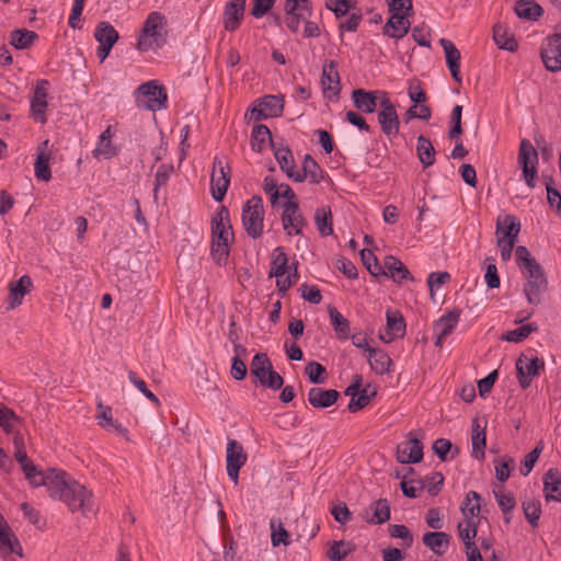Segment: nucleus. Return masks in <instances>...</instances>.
Segmentation results:
<instances>
[{"mask_svg":"<svg viewBox=\"0 0 561 561\" xmlns=\"http://www.w3.org/2000/svg\"><path fill=\"white\" fill-rule=\"evenodd\" d=\"M520 230V222L514 215H505L503 218L499 217L496 221V236L497 239L517 241V236Z\"/></svg>","mask_w":561,"mask_h":561,"instance_id":"obj_30","label":"nucleus"},{"mask_svg":"<svg viewBox=\"0 0 561 561\" xmlns=\"http://www.w3.org/2000/svg\"><path fill=\"white\" fill-rule=\"evenodd\" d=\"M423 459V444L413 432L409 433V439L397 447V460L400 463H416Z\"/></svg>","mask_w":561,"mask_h":561,"instance_id":"obj_13","label":"nucleus"},{"mask_svg":"<svg viewBox=\"0 0 561 561\" xmlns=\"http://www.w3.org/2000/svg\"><path fill=\"white\" fill-rule=\"evenodd\" d=\"M481 495L476 491H469L466 494V499L461 506V512L466 516V519L478 516L481 511Z\"/></svg>","mask_w":561,"mask_h":561,"instance_id":"obj_48","label":"nucleus"},{"mask_svg":"<svg viewBox=\"0 0 561 561\" xmlns=\"http://www.w3.org/2000/svg\"><path fill=\"white\" fill-rule=\"evenodd\" d=\"M305 373L312 383H323L325 381L327 369L318 362L308 363Z\"/></svg>","mask_w":561,"mask_h":561,"instance_id":"obj_59","label":"nucleus"},{"mask_svg":"<svg viewBox=\"0 0 561 561\" xmlns=\"http://www.w3.org/2000/svg\"><path fill=\"white\" fill-rule=\"evenodd\" d=\"M26 480L34 488L46 485L48 488L49 478H53L58 471L53 470L50 473L45 474L31 461L25 466L21 467Z\"/></svg>","mask_w":561,"mask_h":561,"instance_id":"obj_39","label":"nucleus"},{"mask_svg":"<svg viewBox=\"0 0 561 561\" xmlns=\"http://www.w3.org/2000/svg\"><path fill=\"white\" fill-rule=\"evenodd\" d=\"M360 260H362L363 264L365 265V267L367 268V271L373 276H379V275L386 276L387 275V273L383 271L382 266L379 264L377 256L374 254V252L371 250L363 249L360 251Z\"/></svg>","mask_w":561,"mask_h":561,"instance_id":"obj_51","label":"nucleus"},{"mask_svg":"<svg viewBox=\"0 0 561 561\" xmlns=\"http://www.w3.org/2000/svg\"><path fill=\"white\" fill-rule=\"evenodd\" d=\"M380 91H366L364 89H355L352 92V101L354 106L362 113L371 114L379 105L377 94H382Z\"/></svg>","mask_w":561,"mask_h":561,"instance_id":"obj_23","label":"nucleus"},{"mask_svg":"<svg viewBox=\"0 0 561 561\" xmlns=\"http://www.w3.org/2000/svg\"><path fill=\"white\" fill-rule=\"evenodd\" d=\"M329 316L332 327L340 339H348L351 335L350 321L342 316L335 307H329Z\"/></svg>","mask_w":561,"mask_h":561,"instance_id":"obj_43","label":"nucleus"},{"mask_svg":"<svg viewBox=\"0 0 561 561\" xmlns=\"http://www.w3.org/2000/svg\"><path fill=\"white\" fill-rule=\"evenodd\" d=\"M211 240H233L230 215L226 206H221L211 218Z\"/></svg>","mask_w":561,"mask_h":561,"instance_id":"obj_15","label":"nucleus"},{"mask_svg":"<svg viewBox=\"0 0 561 561\" xmlns=\"http://www.w3.org/2000/svg\"><path fill=\"white\" fill-rule=\"evenodd\" d=\"M96 408H98V414L95 417L98 420V424L102 428H104L108 432H114V433L122 435L128 439L127 428L124 427L121 423H118L116 420L113 419L112 409L110 407L104 405L102 403V401L98 402Z\"/></svg>","mask_w":561,"mask_h":561,"instance_id":"obj_26","label":"nucleus"},{"mask_svg":"<svg viewBox=\"0 0 561 561\" xmlns=\"http://www.w3.org/2000/svg\"><path fill=\"white\" fill-rule=\"evenodd\" d=\"M167 34L165 16L153 11L144 22L136 48L140 51L159 49L167 43Z\"/></svg>","mask_w":561,"mask_h":561,"instance_id":"obj_2","label":"nucleus"},{"mask_svg":"<svg viewBox=\"0 0 561 561\" xmlns=\"http://www.w3.org/2000/svg\"><path fill=\"white\" fill-rule=\"evenodd\" d=\"M387 324L383 331L379 332V339L383 343H391L398 337H402L405 332V322L399 312L387 311Z\"/></svg>","mask_w":561,"mask_h":561,"instance_id":"obj_19","label":"nucleus"},{"mask_svg":"<svg viewBox=\"0 0 561 561\" xmlns=\"http://www.w3.org/2000/svg\"><path fill=\"white\" fill-rule=\"evenodd\" d=\"M423 543L437 556L446 552L450 536L444 531H428L423 535Z\"/></svg>","mask_w":561,"mask_h":561,"instance_id":"obj_31","label":"nucleus"},{"mask_svg":"<svg viewBox=\"0 0 561 561\" xmlns=\"http://www.w3.org/2000/svg\"><path fill=\"white\" fill-rule=\"evenodd\" d=\"M439 44L443 47L445 51L446 57V64L450 71V75L453 79L461 83V77H460V59L461 55L459 49L455 46V44L447 39V38H440Z\"/></svg>","mask_w":561,"mask_h":561,"instance_id":"obj_25","label":"nucleus"},{"mask_svg":"<svg viewBox=\"0 0 561 561\" xmlns=\"http://www.w3.org/2000/svg\"><path fill=\"white\" fill-rule=\"evenodd\" d=\"M32 287L33 282L28 275H23L18 280L9 283L8 309L12 310L19 307Z\"/></svg>","mask_w":561,"mask_h":561,"instance_id":"obj_21","label":"nucleus"},{"mask_svg":"<svg viewBox=\"0 0 561 561\" xmlns=\"http://www.w3.org/2000/svg\"><path fill=\"white\" fill-rule=\"evenodd\" d=\"M471 443L472 457L478 460H483L485 456L484 449L486 446L485 426H480L477 419L472 421Z\"/></svg>","mask_w":561,"mask_h":561,"instance_id":"obj_33","label":"nucleus"},{"mask_svg":"<svg viewBox=\"0 0 561 561\" xmlns=\"http://www.w3.org/2000/svg\"><path fill=\"white\" fill-rule=\"evenodd\" d=\"M526 283L524 285V294L527 301L531 305H539L541 302L542 294L548 289V280L543 268L538 263L522 271Z\"/></svg>","mask_w":561,"mask_h":561,"instance_id":"obj_5","label":"nucleus"},{"mask_svg":"<svg viewBox=\"0 0 561 561\" xmlns=\"http://www.w3.org/2000/svg\"><path fill=\"white\" fill-rule=\"evenodd\" d=\"M259 106H262L270 117H277L283 112L284 99L277 95H265L260 99Z\"/></svg>","mask_w":561,"mask_h":561,"instance_id":"obj_49","label":"nucleus"},{"mask_svg":"<svg viewBox=\"0 0 561 561\" xmlns=\"http://www.w3.org/2000/svg\"><path fill=\"white\" fill-rule=\"evenodd\" d=\"M248 455L241 443L229 439L226 449L227 474L237 485L239 482V471L245 465Z\"/></svg>","mask_w":561,"mask_h":561,"instance_id":"obj_9","label":"nucleus"},{"mask_svg":"<svg viewBox=\"0 0 561 561\" xmlns=\"http://www.w3.org/2000/svg\"><path fill=\"white\" fill-rule=\"evenodd\" d=\"M388 533L392 538H399L402 540V545L405 548H410L413 545V535L405 525L392 524L388 527Z\"/></svg>","mask_w":561,"mask_h":561,"instance_id":"obj_58","label":"nucleus"},{"mask_svg":"<svg viewBox=\"0 0 561 561\" xmlns=\"http://www.w3.org/2000/svg\"><path fill=\"white\" fill-rule=\"evenodd\" d=\"M385 266L388 272L386 276H390L394 282L413 280V277L407 266L397 257L388 255L385 257Z\"/></svg>","mask_w":561,"mask_h":561,"instance_id":"obj_32","label":"nucleus"},{"mask_svg":"<svg viewBox=\"0 0 561 561\" xmlns=\"http://www.w3.org/2000/svg\"><path fill=\"white\" fill-rule=\"evenodd\" d=\"M493 493L503 515L512 513V511L516 506V500L514 494L511 492L505 493L502 490L493 491Z\"/></svg>","mask_w":561,"mask_h":561,"instance_id":"obj_60","label":"nucleus"},{"mask_svg":"<svg viewBox=\"0 0 561 561\" xmlns=\"http://www.w3.org/2000/svg\"><path fill=\"white\" fill-rule=\"evenodd\" d=\"M314 222L322 237L331 236L333 233L331 208L329 206L317 208L314 213Z\"/></svg>","mask_w":561,"mask_h":561,"instance_id":"obj_41","label":"nucleus"},{"mask_svg":"<svg viewBox=\"0 0 561 561\" xmlns=\"http://www.w3.org/2000/svg\"><path fill=\"white\" fill-rule=\"evenodd\" d=\"M232 241L211 240V256L218 265L226 264Z\"/></svg>","mask_w":561,"mask_h":561,"instance_id":"obj_54","label":"nucleus"},{"mask_svg":"<svg viewBox=\"0 0 561 561\" xmlns=\"http://www.w3.org/2000/svg\"><path fill=\"white\" fill-rule=\"evenodd\" d=\"M273 368L272 363L265 353H257L253 356L250 371L251 375L254 376L259 382L261 379L265 378L266 374Z\"/></svg>","mask_w":561,"mask_h":561,"instance_id":"obj_44","label":"nucleus"},{"mask_svg":"<svg viewBox=\"0 0 561 561\" xmlns=\"http://www.w3.org/2000/svg\"><path fill=\"white\" fill-rule=\"evenodd\" d=\"M173 165L172 164H161L157 172H156V175H154V187H153V195H154V198L158 197V191H159V187L162 186V185H165L171 176V174L173 173Z\"/></svg>","mask_w":561,"mask_h":561,"instance_id":"obj_63","label":"nucleus"},{"mask_svg":"<svg viewBox=\"0 0 561 561\" xmlns=\"http://www.w3.org/2000/svg\"><path fill=\"white\" fill-rule=\"evenodd\" d=\"M377 119L385 136L391 139L399 135L400 121L397 108L387 96V93H382V99L379 102Z\"/></svg>","mask_w":561,"mask_h":561,"instance_id":"obj_7","label":"nucleus"},{"mask_svg":"<svg viewBox=\"0 0 561 561\" xmlns=\"http://www.w3.org/2000/svg\"><path fill=\"white\" fill-rule=\"evenodd\" d=\"M272 149L280 170L286 173L288 179L297 183L304 182L305 174H300V171L295 170V159L289 147L283 146L282 144L278 147L276 142H272Z\"/></svg>","mask_w":561,"mask_h":561,"instance_id":"obj_14","label":"nucleus"},{"mask_svg":"<svg viewBox=\"0 0 561 561\" xmlns=\"http://www.w3.org/2000/svg\"><path fill=\"white\" fill-rule=\"evenodd\" d=\"M36 38L37 34L34 31L20 28L11 33L10 44L16 49H25L30 47Z\"/></svg>","mask_w":561,"mask_h":561,"instance_id":"obj_47","label":"nucleus"},{"mask_svg":"<svg viewBox=\"0 0 561 561\" xmlns=\"http://www.w3.org/2000/svg\"><path fill=\"white\" fill-rule=\"evenodd\" d=\"M493 39L500 49L515 51L517 49V42L513 34H511L505 25L497 23L493 27Z\"/></svg>","mask_w":561,"mask_h":561,"instance_id":"obj_37","label":"nucleus"},{"mask_svg":"<svg viewBox=\"0 0 561 561\" xmlns=\"http://www.w3.org/2000/svg\"><path fill=\"white\" fill-rule=\"evenodd\" d=\"M300 174H305V180L308 178L312 184H319L323 180V170L310 154L304 157Z\"/></svg>","mask_w":561,"mask_h":561,"instance_id":"obj_46","label":"nucleus"},{"mask_svg":"<svg viewBox=\"0 0 561 561\" xmlns=\"http://www.w3.org/2000/svg\"><path fill=\"white\" fill-rule=\"evenodd\" d=\"M247 0H230L224 10V27L226 31L234 32L241 24L244 15Z\"/></svg>","mask_w":561,"mask_h":561,"instance_id":"obj_18","label":"nucleus"},{"mask_svg":"<svg viewBox=\"0 0 561 561\" xmlns=\"http://www.w3.org/2000/svg\"><path fill=\"white\" fill-rule=\"evenodd\" d=\"M432 116L431 108L425 104H416L414 103L412 106L408 108V111L404 114L405 122H409L410 119H422V121H428Z\"/></svg>","mask_w":561,"mask_h":561,"instance_id":"obj_62","label":"nucleus"},{"mask_svg":"<svg viewBox=\"0 0 561 561\" xmlns=\"http://www.w3.org/2000/svg\"><path fill=\"white\" fill-rule=\"evenodd\" d=\"M272 146V142H275L272 139V134L266 125H255L251 133V148L256 152L263 151L266 147V144Z\"/></svg>","mask_w":561,"mask_h":561,"instance_id":"obj_40","label":"nucleus"},{"mask_svg":"<svg viewBox=\"0 0 561 561\" xmlns=\"http://www.w3.org/2000/svg\"><path fill=\"white\" fill-rule=\"evenodd\" d=\"M0 552L4 558L15 553L22 557V547L16 536L13 534L10 527H7L0 531Z\"/></svg>","mask_w":561,"mask_h":561,"instance_id":"obj_35","label":"nucleus"},{"mask_svg":"<svg viewBox=\"0 0 561 561\" xmlns=\"http://www.w3.org/2000/svg\"><path fill=\"white\" fill-rule=\"evenodd\" d=\"M136 104L139 108L152 112L167 107L168 94L163 85L158 81L151 80L140 84L135 90Z\"/></svg>","mask_w":561,"mask_h":561,"instance_id":"obj_3","label":"nucleus"},{"mask_svg":"<svg viewBox=\"0 0 561 561\" xmlns=\"http://www.w3.org/2000/svg\"><path fill=\"white\" fill-rule=\"evenodd\" d=\"M354 550V546L351 542L344 540L333 541L332 546L327 552L328 558L331 561H342Z\"/></svg>","mask_w":561,"mask_h":561,"instance_id":"obj_52","label":"nucleus"},{"mask_svg":"<svg viewBox=\"0 0 561 561\" xmlns=\"http://www.w3.org/2000/svg\"><path fill=\"white\" fill-rule=\"evenodd\" d=\"M34 169L37 180L47 182L51 179L49 169V156L45 151L38 152L34 163Z\"/></svg>","mask_w":561,"mask_h":561,"instance_id":"obj_53","label":"nucleus"},{"mask_svg":"<svg viewBox=\"0 0 561 561\" xmlns=\"http://www.w3.org/2000/svg\"><path fill=\"white\" fill-rule=\"evenodd\" d=\"M230 184V168L218 156L214 158L210 180L211 196L216 202H221Z\"/></svg>","mask_w":561,"mask_h":561,"instance_id":"obj_8","label":"nucleus"},{"mask_svg":"<svg viewBox=\"0 0 561 561\" xmlns=\"http://www.w3.org/2000/svg\"><path fill=\"white\" fill-rule=\"evenodd\" d=\"M321 84L323 93L328 99L335 98L340 94V76L334 60L324 61L322 66Z\"/></svg>","mask_w":561,"mask_h":561,"instance_id":"obj_17","label":"nucleus"},{"mask_svg":"<svg viewBox=\"0 0 561 561\" xmlns=\"http://www.w3.org/2000/svg\"><path fill=\"white\" fill-rule=\"evenodd\" d=\"M289 271L288 257L280 247L276 248L271 262L270 276L276 278L285 276Z\"/></svg>","mask_w":561,"mask_h":561,"instance_id":"obj_45","label":"nucleus"},{"mask_svg":"<svg viewBox=\"0 0 561 561\" xmlns=\"http://www.w3.org/2000/svg\"><path fill=\"white\" fill-rule=\"evenodd\" d=\"M416 153L424 169L430 168L435 163V148L431 140L423 135L417 137Z\"/></svg>","mask_w":561,"mask_h":561,"instance_id":"obj_38","label":"nucleus"},{"mask_svg":"<svg viewBox=\"0 0 561 561\" xmlns=\"http://www.w3.org/2000/svg\"><path fill=\"white\" fill-rule=\"evenodd\" d=\"M46 84L48 82L46 80H42L34 89V96L31 101V111L33 113L34 119L39 123H45V110L47 107V90Z\"/></svg>","mask_w":561,"mask_h":561,"instance_id":"obj_29","label":"nucleus"},{"mask_svg":"<svg viewBox=\"0 0 561 561\" xmlns=\"http://www.w3.org/2000/svg\"><path fill=\"white\" fill-rule=\"evenodd\" d=\"M515 256H516V263L520 271H524L528 267H531L533 265L538 264L536 259L531 256L528 249L524 245H518L515 249Z\"/></svg>","mask_w":561,"mask_h":561,"instance_id":"obj_64","label":"nucleus"},{"mask_svg":"<svg viewBox=\"0 0 561 561\" xmlns=\"http://www.w3.org/2000/svg\"><path fill=\"white\" fill-rule=\"evenodd\" d=\"M368 362L370 368L378 375L389 373L390 367L393 365L392 359L381 348L369 350Z\"/></svg>","mask_w":561,"mask_h":561,"instance_id":"obj_34","label":"nucleus"},{"mask_svg":"<svg viewBox=\"0 0 561 561\" xmlns=\"http://www.w3.org/2000/svg\"><path fill=\"white\" fill-rule=\"evenodd\" d=\"M477 533V523L470 518L458 524V534L460 539L463 541L465 548L468 546L470 547L476 545L473 539L476 538Z\"/></svg>","mask_w":561,"mask_h":561,"instance_id":"obj_50","label":"nucleus"},{"mask_svg":"<svg viewBox=\"0 0 561 561\" xmlns=\"http://www.w3.org/2000/svg\"><path fill=\"white\" fill-rule=\"evenodd\" d=\"M340 398V392L335 389H323L313 387L308 392V401L316 409H325L333 405Z\"/></svg>","mask_w":561,"mask_h":561,"instance_id":"obj_27","label":"nucleus"},{"mask_svg":"<svg viewBox=\"0 0 561 561\" xmlns=\"http://www.w3.org/2000/svg\"><path fill=\"white\" fill-rule=\"evenodd\" d=\"M282 222L286 232L291 236L301 234V228L306 225V220L299 210L296 202H286L282 214Z\"/></svg>","mask_w":561,"mask_h":561,"instance_id":"obj_16","label":"nucleus"},{"mask_svg":"<svg viewBox=\"0 0 561 561\" xmlns=\"http://www.w3.org/2000/svg\"><path fill=\"white\" fill-rule=\"evenodd\" d=\"M461 117H462V106L455 105L451 111V114H450L451 127L448 131V138L450 140L459 139L460 135L462 134Z\"/></svg>","mask_w":561,"mask_h":561,"instance_id":"obj_57","label":"nucleus"},{"mask_svg":"<svg viewBox=\"0 0 561 561\" xmlns=\"http://www.w3.org/2000/svg\"><path fill=\"white\" fill-rule=\"evenodd\" d=\"M538 330V325L535 322L524 324L515 330L506 333L504 340L508 342L519 343L529 336L533 332Z\"/></svg>","mask_w":561,"mask_h":561,"instance_id":"obj_56","label":"nucleus"},{"mask_svg":"<svg viewBox=\"0 0 561 561\" xmlns=\"http://www.w3.org/2000/svg\"><path fill=\"white\" fill-rule=\"evenodd\" d=\"M522 508L525 515L526 520L529 525L536 529L539 526V519L541 516V503L536 499H524L522 501Z\"/></svg>","mask_w":561,"mask_h":561,"instance_id":"obj_42","label":"nucleus"},{"mask_svg":"<svg viewBox=\"0 0 561 561\" xmlns=\"http://www.w3.org/2000/svg\"><path fill=\"white\" fill-rule=\"evenodd\" d=\"M547 190V199L551 207H556L561 216V193L554 187V181L551 176H543Z\"/></svg>","mask_w":561,"mask_h":561,"instance_id":"obj_61","label":"nucleus"},{"mask_svg":"<svg viewBox=\"0 0 561 561\" xmlns=\"http://www.w3.org/2000/svg\"><path fill=\"white\" fill-rule=\"evenodd\" d=\"M517 161L526 184L534 188L536 186L538 152L528 139L520 141Z\"/></svg>","mask_w":561,"mask_h":561,"instance_id":"obj_6","label":"nucleus"},{"mask_svg":"<svg viewBox=\"0 0 561 561\" xmlns=\"http://www.w3.org/2000/svg\"><path fill=\"white\" fill-rule=\"evenodd\" d=\"M94 37L100 44L96 50L98 57L104 61L119 38L118 32L111 23L102 21L95 27Z\"/></svg>","mask_w":561,"mask_h":561,"instance_id":"obj_10","label":"nucleus"},{"mask_svg":"<svg viewBox=\"0 0 561 561\" xmlns=\"http://www.w3.org/2000/svg\"><path fill=\"white\" fill-rule=\"evenodd\" d=\"M363 519L373 525H380L390 519V504L386 499L374 501L368 508L362 513Z\"/></svg>","mask_w":561,"mask_h":561,"instance_id":"obj_22","label":"nucleus"},{"mask_svg":"<svg viewBox=\"0 0 561 561\" xmlns=\"http://www.w3.org/2000/svg\"><path fill=\"white\" fill-rule=\"evenodd\" d=\"M411 27L408 14H391L382 27V33L391 38H403Z\"/></svg>","mask_w":561,"mask_h":561,"instance_id":"obj_24","label":"nucleus"},{"mask_svg":"<svg viewBox=\"0 0 561 561\" xmlns=\"http://www.w3.org/2000/svg\"><path fill=\"white\" fill-rule=\"evenodd\" d=\"M48 493L51 499L64 502L71 512L85 513L92 508V492L65 471L49 478Z\"/></svg>","mask_w":561,"mask_h":561,"instance_id":"obj_1","label":"nucleus"},{"mask_svg":"<svg viewBox=\"0 0 561 561\" xmlns=\"http://www.w3.org/2000/svg\"><path fill=\"white\" fill-rule=\"evenodd\" d=\"M543 493L547 502H561V474L557 468H550L543 474Z\"/></svg>","mask_w":561,"mask_h":561,"instance_id":"obj_28","label":"nucleus"},{"mask_svg":"<svg viewBox=\"0 0 561 561\" xmlns=\"http://www.w3.org/2000/svg\"><path fill=\"white\" fill-rule=\"evenodd\" d=\"M543 442L540 440L537 443L536 447L525 456L519 467V472L522 476L526 477L531 472L535 463L543 450Z\"/></svg>","mask_w":561,"mask_h":561,"instance_id":"obj_55","label":"nucleus"},{"mask_svg":"<svg viewBox=\"0 0 561 561\" xmlns=\"http://www.w3.org/2000/svg\"><path fill=\"white\" fill-rule=\"evenodd\" d=\"M460 318V310H453L443 314L433 325V330L436 334L435 345L440 347L443 341L456 328Z\"/></svg>","mask_w":561,"mask_h":561,"instance_id":"obj_20","label":"nucleus"},{"mask_svg":"<svg viewBox=\"0 0 561 561\" xmlns=\"http://www.w3.org/2000/svg\"><path fill=\"white\" fill-rule=\"evenodd\" d=\"M547 70L557 72L561 70V34L556 33L547 37L540 53Z\"/></svg>","mask_w":561,"mask_h":561,"instance_id":"obj_11","label":"nucleus"},{"mask_svg":"<svg viewBox=\"0 0 561 561\" xmlns=\"http://www.w3.org/2000/svg\"><path fill=\"white\" fill-rule=\"evenodd\" d=\"M263 218V199L261 196L254 195L242 207V224L248 236L253 239H257L262 236Z\"/></svg>","mask_w":561,"mask_h":561,"instance_id":"obj_4","label":"nucleus"},{"mask_svg":"<svg viewBox=\"0 0 561 561\" xmlns=\"http://www.w3.org/2000/svg\"><path fill=\"white\" fill-rule=\"evenodd\" d=\"M514 11L519 19L537 21L542 14V8L531 0H518L515 2Z\"/></svg>","mask_w":561,"mask_h":561,"instance_id":"obj_36","label":"nucleus"},{"mask_svg":"<svg viewBox=\"0 0 561 561\" xmlns=\"http://www.w3.org/2000/svg\"><path fill=\"white\" fill-rule=\"evenodd\" d=\"M541 369H545L542 359L538 357L528 359L526 356H520L516 362L517 379L520 388L527 389L533 379L539 376Z\"/></svg>","mask_w":561,"mask_h":561,"instance_id":"obj_12","label":"nucleus"}]
</instances>
